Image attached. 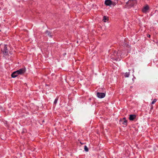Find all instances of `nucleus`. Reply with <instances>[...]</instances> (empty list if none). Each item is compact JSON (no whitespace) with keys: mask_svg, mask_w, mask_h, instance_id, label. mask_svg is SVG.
<instances>
[{"mask_svg":"<svg viewBox=\"0 0 158 158\" xmlns=\"http://www.w3.org/2000/svg\"><path fill=\"white\" fill-rule=\"evenodd\" d=\"M19 74H22L24 73L26 71V69L24 67L17 70Z\"/></svg>","mask_w":158,"mask_h":158,"instance_id":"6","label":"nucleus"},{"mask_svg":"<svg viewBox=\"0 0 158 158\" xmlns=\"http://www.w3.org/2000/svg\"><path fill=\"white\" fill-rule=\"evenodd\" d=\"M119 122L121 124H122L124 127H126L127 125V120L125 118H123L122 119H120Z\"/></svg>","mask_w":158,"mask_h":158,"instance_id":"3","label":"nucleus"},{"mask_svg":"<svg viewBox=\"0 0 158 158\" xmlns=\"http://www.w3.org/2000/svg\"><path fill=\"white\" fill-rule=\"evenodd\" d=\"M153 106H151V109H152L153 108Z\"/></svg>","mask_w":158,"mask_h":158,"instance_id":"21","label":"nucleus"},{"mask_svg":"<svg viewBox=\"0 0 158 158\" xmlns=\"http://www.w3.org/2000/svg\"><path fill=\"white\" fill-rule=\"evenodd\" d=\"M130 75V73L129 72L128 73H126L124 75V77H129V76Z\"/></svg>","mask_w":158,"mask_h":158,"instance_id":"14","label":"nucleus"},{"mask_svg":"<svg viewBox=\"0 0 158 158\" xmlns=\"http://www.w3.org/2000/svg\"><path fill=\"white\" fill-rule=\"evenodd\" d=\"M105 89L102 88H100L98 89V91L102 92H104V91H105Z\"/></svg>","mask_w":158,"mask_h":158,"instance_id":"13","label":"nucleus"},{"mask_svg":"<svg viewBox=\"0 0 158 158\" xmlns=\"http://www.w3.org/2000/svg\"><path fill=\"white\" fill-rule=\"evenodd\" d=\"M105 95L106 94L104 93L98 92L97 93V96L99 98H103L105 96Z\"/></svg>","mask_w":158,"mask_h":158,"instance_id":"5","label":"nucleus"},{"mask_svg":"<svg viewBox=\"0 0 158 158\" xmlns=\"http://www.w3.org/2000/svg\"><path fill=\"white\" fill-rule=\"evenodd\" d=\"M137 3L136 0H129L127 2H126L124 7L125 8H130L136 5Z\"/></svg>","mask_w":158,"mask_h":158,"instance_id":"1","label":"nucleus"},{"mask_svg":"<svg viewBox=\"0 0 158 158\" xmlns=\"http://www.w3.org/2000/svg\"><path fill=\"white\" fill-rule=\"evenodd\" d=\"M84 149L86 152H88L89 151L88 148L86 145L84 146Z\"/></svg>","mask_w":158,"mask_h":158,"instance_id":"18","label":"nucleus"},{"mask_svg":"<svg viewBox=\"0 0 158 158\" xmlns=\"http://www.w3.org/2000/svg\"><path fill=\"white\" fill-rule=\"evenodd\" d=\"M45 33L47 34L48 36L52 37V35H51L52 33L50 32L48 30L46 31L45 32Z\"/></svg>","mask_w":158,"mask_h":158,"instance_id":"12","label":"nucleus"},{"mask_svg":"<svg viewBox=\"0 0 158 158\" xmlns=\"http://www.w3.org/2000/svg\"><path fill=\"white\" fill-rule=\"evenodd\" d=\"M19 74L17 71H16L14 72L13 73H12L11 76L13 78H15L17 77Z\"/></svg>","mask_w":158,"mask_h":158,"instance_id":"11","label":"nucleus"},{"mask_svg":"<svg viewBox=\"0 0 158 158\" xmlns=\"http://www.w3.org/2000/svg\"><path fill=\"white\" fill-rule=\"evenodd\" d=\"M124 41V42L122 45L124 47L129 48L130 47V46L128 44V43L126 41L127 39H125Z\"/></svg>","mask_w":158,"mask_h":158,"instance_id":"10","label":"nucleus"},{"mask_svg":"<svg viewBox=\"0 0 158 158\" xmlns=\"http://www.w3.org/2000/svg\"><path fill=\"white\" fill-rule=\"evenodd\" d=\"M106 16H104V17H103V20H104V22H106L105 20H106Z\"/></svg>","mask_w":158,"mask_h":158,"instance_id":"19","label":"nucleus"},{"mask_svg":"<svg viewBox=\"0 0 158 158\" xmlns=\"http://www.w3.org/2000/svg\"><path fill=\"white\" fill-rule=\"evenodd\" d=\"M149 8V6L148 5L145 6L142 9V11L143 13L146 14L148 12V11Z\"/></svg>","mask_w":158,"mask_h":158,"instance_id":"8","label":"nucleus"},{"mask_svg":"<svg viewBox=\"0 0 158 158\" xmlns=\"http://www.w3.org/2000/svg\"><path fill=\"white\" fill-rule=\"evenodd\" d=\"M111 58L113 60H119V54L117 52L114 51L110 56Z\"/></svg>","mask_w":158,"mask_h":158,"instance_id":"2","label":"nucleus"},{"mask_svg":"<svg viewBox=\"0 0 158 158\" xmlns=\"http://www.w3.org/2000/svg\"><path fill=\"white\" fill-rule=\"evenodd\" d=\"M105 4L107 6H110L111 5H114L113 2L111 0H106Z\"/></svg>","mask_w":158,"mask_h":158,"instance_id":"7","label":"nucleus"},{"mask_svg":"<svg viewBox=\"0 0 158 158\" xmlns=\"http://www.w3.org/2000/svg\"><path fill=\"white\" fill-rule=\"evenodd\" d=\"M58 99V98L57 97L54 102V104L56 106Z\"/></svg>","mask_w":158,"mask_h":158,"instance_id":"15","label":"nucleus"},{"mask_svg":"<svg viewBox=\"0 0 158 158\" xmlns=\"http://www.w3.org/2000/svg\"><path fill=\"white\" fill-rule=\"evenodd\" d=\"M80 143L81 144H83V143H81V142H80Z\"/></svg>","mask_w":158,"mask_h":158,"instance_id":"22","label":"nucleus"},{"mask_svg":"<svg viewBox=\"0 0 158 158\" xmlns=\"http://www.w3.org/2000/svg\"><path fill=\"white\" fill-rule=\"evenodd\" d=\"M147 37H148V38H150V37H151V35H149V34H147Z\"/></svg>","mask_w":158,"mask_h":158,"instance_id":"20","label":"nucleus"},{"mask_svg":"<svg viewBox=\"0 0 158 158\" xmlns=\"http://www.w3.org/2000/svg\"><path fill=\"white\" fill-rule=\"evenodd\" d=\"M136 118V115L135 114H130L129 115V119L130 121L134 120Z\"/></svg>","mask_w":158,"mask_h":158,"instance_id":"9","label":"nucleus"},{"mask_svg":"<svg viewBox=\"0 0 158 158\" xmlns=\"http://www.w3.org/2000/svg\"><path fill=\"white\" fill-rule=\"evenodd\" d=\"M2 51L3 52L4 55L7 56L8 55V50L7 48V45L5 44L3 50H2Z\"/></svg>","mask_w":158,"mask_h":158,"instance_id":"4","label":"nucleus"},{"mask_svg":"<svg viewBox=\"0 0 158 158\" xmlns=\"http://www.w3.org/2000/svg\"><path fill=\"white\" fill-rule=\"evenodd\" d=\"M157 101V99L155 98L153 100L152 102L151 103L152 104H154Z\"/></svg>","mask_w":158,"mask_h":158,"instance_id":"17","label":"nucleus"},{"mask_svg":"<svg viewBox=\"0 0 158 158\" xmlns=\"http://www.w3.org/2000/svg\"><path fill=\"white\" fill-rule=\"evenodd\" d=\"M27 132V130L25 128H23L22 132V134H23L24 133H26Z\"/></svg>","mask_w":158,"mask_h":158,"instance_id":"16","label":"nucleus"}]
</instances>
